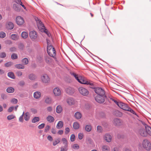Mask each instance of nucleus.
<instances>
[{"mask_svg": "<svg viewBox=\"0 0 151 151\" xmlns=\"http://www.w3.org/2000/svg\"><path fill=\"white\" fill-rule=\"evenodd\" d=\"M116 115L119 117H121L122 116V114L121 112L119 111H117L116 112Z\"/></svg>", "mask_w": 151, "mask_h": 151, "instance_id": "nucleus-61", "label": "nucleus"}, {"mask_svg": "<svg viewBox=\"0 0 151 151\" xmlns=\"http://www.w3.org/2000/svg\"><path fill=\"white\" fill-rule=\"evenodd\" d=\"M29 36L33 41H34L37 38V35L36 32L35 31H32L29 32Z\"/></svg>", "mask_w": 151, "mask_h": 151, "instance_id": "nucleus-8", "label": "nucleus"}, {"mask_svg": "<svg viewBox=\"0 0 151 151\" xmlns=\"http://www.w3.org/2000/svg\"><path fill=\"white\" fill-rule=\"evenodd\" d=\"M41 96V93L38 91H36L34 92V97L36 99H38Z\"/></svg>", "mask_w": 151, "mask_h": 151, "instance_id": "nucleus-23", "label": "nucleus"}, {"mask_svg": "<svg viewBox=\"0 0 151 151\" xmlns=\"http://www.w3.org/2000/svg\"><path fill=\"white\" fill-rule=\"evenodd\" d=\"M66 102L69 105H73L75 104V100L72 97L68 98L66 100Z\"/></svg>", "mask_w": 151, "mask_h": 151, "instance_id": "nucleus-13", "label": "nucleus"}, {"mask_svg": "<svg viewBox=\"0 0 151 151\" xmlns=\"http://www.w3.org/2000/svg\"><path fill=\"white\" fill-rule=\"evenodd\" d=\"M18 84L21 86H23L25 84V82L24 81H21L18 83Z\"/></svg>", "mask_w": 151, "mask_h": 151, "instance_id": "nucleus-55", "label": "nucleus"}, {"mask_svg": "<svg viewBox=\"0 0 151 151\" xmlns=\"http://www.w3.org/2000/svg\"><path fill=\"white\" fill-rule=\"evenodd\" d=\"M74 116L76 119H80L81 118L82 115L80 112H77L75 114Z\"/></svg>", "mask_w": 151, "mask_h": 151, "instance_id": "nucleus-26", "label": "nucleus"}, {"mask_svg": "<svg viewBox=\"0 0 151 151\" xmlns=\"http://www.w3.org/2000/svg\"><path fill=\"white\" fill-rule=\"evenodd\" d=\"M7 75L9 77L13 79L15 78V76L13 72H9L7 73Z\"/></svg>", "mask_w": 151, "mask_h": 151, "instance_id": "nucleus-34", "label": "nucleus"}, {"mask_svg": "<svg viewBox=\"0 0 151 151\" xmlns=\"http://www.w3.org/2000/svg\"><path fill=\"white\" fill-rule=\"evenodd\" d=\"M28 36V33L25 32H23L21 34V36L24 39L27 38Z\"/></svg>", "mask_w": 151, "mask_h": 151, "instance_id": "nucleus-36", "label": "nucleus"}, {"mask_svg": "<svg viewBox=\"0 0 151 151\" xmlns=\"http://www.w3.org/2000/svg\"><path fill=\"white\" fill-rule=\"evenodd\" d=\"M42 80L43 83H46L50 81V78L46 74L44 75L41 78Z\"/></svg>", "mask_w": 151, "mask_h": 151, "instance_id": "nucleus-16", "label": "nucleus"}, {"mask_svg": "<svg viewBox=\"0 0 151 151\" xmlns=\"http://www.w3.org/2000/svg\"><path fill=\"white\" fill-rule=\"evenodd\" d=\"M24 47V45L22 43H20L18 45V48L20 50H23Z\"/></svg>", "mask_w": 151, "mask_h": 151, "instance_id": "nucleus-37", "label": "nucleus"}, {"mask_svg": "<svg viewBox=\"0 0 151 151\" xmlns=\"http://www.w3.org/2000/svg\"><path fill=\"white\" fill-rule=\"evenodd\" d=\"M105 140L107 142H110L112 139V137L109 134H106L104 136Z\"/></svg>", "mask_w": 151, "mask_h": 151, "instance_id": "nucleus-15", "label": "nucleus"}, {"mask_svg": "<svg viewBox=\"0 0 151 151\" xmlns=\"http://www.w3.org/2000/svg\"><path fill=\"white\" fill-rule=\"evenodd\" d=\"M13 64V63L12 62H8L4 64L5 66L6 67H9L10 66Z\"/></svg>", "mask_w": 151, "mask_h": 151, "instance_id": "nucleus-42", "label": "nucleus"}, {"mask_svg": "<svg viewBox=\"0 0 151 151\" xmlns=\"http://www.w3.org/2000/svg\"><path fill=\"white\" fill-rule=\"evenodd\" d=\"M102 150V151H110V148L106 145H103Z\"/></svg>", "mask_w": 151, "mask_h": 151, "instance_id": "nucleus-32", "label": "nucleus"}, {"mask_svg": "<svg viewBox=\"0 0 151 151\" xmlns=\"http://www.w3.org/2000/svg\"><path fill=\"white\" fill-rule=\"evenodd\" d=\"M24 119L26 121H28L30 119V114L29 112H27L24 113Z\"/></svg>", "mask_w": 151, "mask_h": 151, "instance_id": "nucleus-22", "label": "nucleus"}, {"mask_svg": "<svg viewBox=\"0 0 151 151\" xmlns=\"http://www.w3.org/2000/svg\"><path fill=\"white\" fill-rule=\"evenodd\" d=\"M15 67L19 69H24V66L22 64H18L15 65Z\"/></svg>", "mask_w": 151, "mask_h": 151, "instance_id": "nucleus-29", "label": "nucleus"}, {"mask_svg": "<svg viewBox=\"0 0 151 151\" xmlns=\"http://www.w3.org/2000/svg\"><path fill=\"white\" fill-rule=\"evenodd\" d=\"M14 91V89L12 87H8L6 89V92L9 93H13Z\"/></svg>", "mask_w": 151, "mask_h": 151, "instance_id": "nucleus-24", "label": "nucleus"}, {"mask_svg": "<svg viewBox=\"0 0 151 151\" xmlns=\"http://www.w3.org/2000/svg\"><path fill=\"white\" fill-rule=\"evenodd\" d=\"M79 146L77 144H75L73 145V148L74 149H78L79 148Z\"/></svg>", "mask_w": 151, "mask_h": 151, "instance_id": "nucleus-60", "label": "nucleus"}, {"mask_svg": "<svg viewBox=\"0 0 151 151\" xmlns=\"http://www.w3.org/2000/svg\"><path fill=\"white\" fill-rule=\"evenodd\" d=\"M17 35L15 34H13L11 35V38L14 40H17Z\"/></svg>", "mask_w": 151, "mask_h": 151, "instance_id": "nucleus-43", "label": "nucleus"}, {"mask_svg": "<svg viewBox=\"0 0 151 151\" xmlns=\"http://www.w3.org/2000/svg\"><path fill=\"white\" fill-rule=\"evenodd\" d=\"M1 97L3 100H5L7 99V96L6 94L2 93L1 94Z\"/></svg>", "mask_w": 151, "mask_h": 151, "instance_id": "nucleus-48", "label": "nucleus"}, {"mask_svg": "<svg viewBox=\"0 0 151 151\" xmlns=\"http://www.w3.org/2000/svg\"><path fill=\"white\" fill-rule=\"evenodd\" d=\"M53 93L56 96H59L61 94V91L58 87L55 88L53 90Z\"/></svg>", "mask_w": 151, "mask_h": 151, "instance_id": "nucleus-14", "label": "nucleus"}, {"mask_svg": "<svg viewBox=\"0 0 151 151\" xmlns=\"http://www.w3.org/2000/svg\"><path fill=\"white\" fill-rule=\"evenodd\" d=\"M50 128V127L49 125H47L45 128V132H47L49 130Z\"/></svg>", "mask_w": 151, "mask_h": 151, "instance_id": "nucleus-59", "label": "nucleus"}, {"mask_svg": "<svg viewBox=\"0 0 151 151\" xmlns=\"http://www.w3.org/2000/svg\"><path fill=\"white\" fill-rule=\"evenodd\" d=\"M95 93L97 95H104L105 91L104 89L101 87H96L95 90H94Z\"/></svg>", "mask_w": 151, "mask_h": 151, "instance_id": "nucleus-6", "label": "nucleus"}, {"mask_svg": "<svg viewBox=\"0 0 151 151\" xmlns=\"http://www.w3.org/2000/svg\"><path fill=\"white\" fill-rule=\"evenodd\" d=\"M145 129L146 130L147 135L148 134L149 135L151 136V127L148 126L146 127V128Z\"/></svg>", "mask_w": 151, "mask_h": 151, "instance_id": "nucleus-28", "label": "nucleus"}, {"mask_svg": "<svg viewBox=\"0 0 151 151\" xmlns=\"http://www.w3.org/2000/svg\"><path fill=\"white\" fill-rule=\"evenodd\" d=\"M16 74L18 76H21L22 75V73L21 71H17L16 72Z\"/></svg>", "mask_w": 151, "mask_h": 151, "instance_id": "nucleus-62", "label": "nucleus"}, {"mask_svg": "<svg viewBox=\"0 0 151 151\" xmlns=\"http://www.w3.org/2000/svg\"><path fill=\"white\" fill-rule=\"evenodd\" d=\"M87 85H89V88L94 89V90H95L96 88L95 83L91 80L89 81V83H88Z\"/></svg>", "mask_w": 151, "mask_h": 151, "instance_id": "nucleus-18", "label": "nucleus"}, {"mask_svg": "<svg viewBox=\"0 0 151 151\" xmlns=\"http://www.w3.org/2000/svg\"><path fill=\"white\" fill-rule=\"evenodd\" d=\"M60 142V139L59 138H58L53 142V146H55L58 144Z\"/></svg>", "mask_w": 151, "mask_h": 151, "instance_id": "nucleus-40", "label": "nucleus"}, {"mask_svg": "<svg viewBox=\"0 0 151 151\" xmlns=\"http://www.w3.org/2000/svg\"><path fill=\"white\" fill-rule=\"evenodd\" d=\"M24 112L23 111L22 114L21 116L19 118V121L20 122H22L23 121V117L24 115Z\"/></svg>", "mask_w": 151, "mask_h": 151, "instance_id": "nucleus-47", "label": "nucleus"}, {"mask_svg": "<svg viewBox=\"0 0 151 151\" xmlns=\"http://www.w3.org/2000/svg\"><path fill=\"white\" fill-rule=\"evenodd\" d=\"M78 138L79 139H82L83 137V134L79 133L78 135Z\"/></svg>", "mask_w": 151, "mask_h": 151, "instance_id": "nucleus-56", "label": "nucleus"}, {"mask_svg": "<svg viewBox=\"0 0 151 151\" xmlns=\"http://www.w3.org/2000/svg\"><path fill=\"white\" fill-rule=\"evenodd\" d=\"M97 131L100 132H101L102 131V127L101 126L98 125L97 127Z\"/></svg>", "mask_w": 151, "mask_h": 151, "instance_id": "nucleus-54", "label": "nucleus"}, {"mask_svg": "<svg viewBox=\"0 0 151 151\" xmlns=\"http://www.w3.org/2000/svg\"><path fill=\"white\" fill-rule=\"evenodd\" d=\"M70 129L69 127H66L65 129V134H67L70 132Z\"/></svg>", "mask_w": 151, "mask_h": 151, "instance_id": "nucleus-63", "label": "nucleus"}, {"mask_svg": "<svg viewBox=\"0 0 151 151\" xmlns=\"http://www.w3.org/2000/svg\"><path fill=\"white\" fill-rule=\"evenodd\" d=\"M11 59L12 60H15L18 58V55L17 54L14 53L11 55Z\"/></svg>", "mask_w": 151, "mask_h": 151, "instance_id": "nucleus-41", "label": "nucleus"}, {"mask_svg": "<svg viewBox=\"0 0 151 151\" xmlns=\"http://www.w3.org/2000/svg\"><path fill=\"white\" fill-rule=\"evenodd\" d=\"M113 123L116 126H119L123 124V122L122 120L120 119L116 118L114 119Z\"/></svg>", "mask_w": 151, "mask_h": 151, "instance_id": "nucleus-7", "label": "nucleus"}, {"mask_svg": "<svg viewBox=\"0 0 151 151\" xmlns=\"http://www.w3.org/2000/svg\"><path fill=\"white\" fill-rule=\"evenodd\" d=\"M75 136L74 134H72L71 135L70 137V140L72 142L74 141L75 139Z\"/></svg>", "mask_w": 151, "mask_h": 151, "instance_id": "nucleus-49", "label": "nucleus"}, {"mask_svg": "<svg viewBox=\"0 0 151 151\" xmlns=\"http://www.w3.org/2000/svg\"><path fill=\"white\" fill-rule=\"evenodd\" d=\"M78 91L81 95L84 96H87L89 93L87 89L82 87H80L78 88Z\"/></svg>", "mask_w": 151, "mask_h": 151, "instance_id": "nucleus-3", "label": "nucleus"}, {"mask_svg": "<svg viewBox=\"0 0 151 151\" xmlns=\"http://www.w3.org/2000/svg\"><path fill=\"white\" fill-rule=\"evenodd\" d=\"M43 29L44 32L45 33L48 37H50V36H51L50 33H49L47 29H45V28Z\"/></svg>", "mask_w": 151, "mask_h": 151, "instance_id": "nucleus-50", "label": "nucleus"}, {"mask_svg": "<svg viewBox=\"0 0 151 151\" xmlns=\"http://www.w3.org/2000/svg\"><path fill=\"white\" fill-rule=\"evenodd\" d=\"M45 102L47 104H50L51 102V99L50 98L47 97L45 99Z\"/></svg>", "mask_w": 151, "mask_h": 151, "instance_id": "nucleus-44", "label": "nucleus"}, {"mask_svg": "<svg viewBox=\"0 0 151 151\" xmlns=\"http://www.w3.org/2000/svg\"><path fill=\"white\" fill-rule=\"evenodd\" d=\"M22 62L25 65H27L28 64L29 61L28 59L27 58H24L22 60Z\"/></svg>", "mask_w": 151, "mask_h": 151, "instance_id": "nucleus-39", "label": "nucleus"}, {"mask_svg": "<svg viewBox=\"0 0 151 151\" xmlns=\"http://www.w3.org/2000/svg\"><path fill=\"white\" fill-rule=\"evenodd\" d=\"M37 25L38 28L40 29H42L45 28V27L41 21L37 22Z\"/></svg>", "mask_w": 151, "mask_h": 151, "instance_id": "nucleus-19", "label": "nucleus"}, {"mask_svg": "<svg viewBox=\"0 0 151 151\" xmlns=\"http://www.w3.org/2000/svg\"><path fill=\"white\" fill-rule=\"evenodd\" d=\"M68 149V147L65 148L64 147H61L60 151H67Z\"/></svg>", "mask_w": 151, "mask_h": 151, "instance_id": "nucleus-64", "label": "nucleus"}, {"mask_svg": "<svg viewBox=\"0 0 151 151\" xmlns=\"http://www.w3.org/2000/svg\"><path fill=\"white\" fill-rule=\"evenodd\" d=\"M54 48L53 46L52 45H50L49 46H48L47 47V52L48 51L49 52H50V50L52 49L53 50V48Z\"/></svg>", "mask_w": 151, "mask_h": 151, "instance_id": "nucleus-53", "label": "nucleus"}, {"mask_svg": "<svg viewBox=\"0 0 151 151\" xmlns=\"http://www.w3.org/2000/svg\"><path fill=\"white\" fill-rule=\"evenodd\" d=\"M70 74L71 75L74 76L76 80H78V79L79 78V77L78 76V75L75 73L74 72H70Z\"/></svg>", "mask_w": 151, "mask_h": 151, "instance_id": "nucleus-45", "label": "nucleus"}, {"mask_svg": "<svg viewBox=\"0 0 151 151\" xmlns=\"http://www.w3.org/2000/svg\"><path fill=\"white\" fill-rule=\"evenodd\" d=\"M16 21L17 24L19 25H22L24 22V21L22 17L20 16H18L16 18Z\"/></svg>", "mask_w": 151, "mask_h": 151, "instance_id": "nucleus-9", "label": "nucleus"}, {"mask_svg": "<svg viewBox=\"0 0 151 151\" xmlns=\"http://www.w3.org/2000/svg\"><path fill=\"white\" fill-rule=\"evenodd\" d=\"M29 78L31 81H34L37 78L36 75L33 73H31L28 76Z\"/></svg>", "mask_w": 151, "mask_h": 151, "instance_id": "nucleus-21", "label": "nucleus"}, {"mask_svg": "<svg viewBox=\"0 0 151 151\" xmlns=\"http://www.w3.org/2000/svg\"><path fill=\"white\" fill-rule=\"evenodd\" d=\"M6 36V34L5 32H0V38H3Z\"/></svg>", "mask_w": 151, "mask_h": 151, "instance_id": "nucleus-51", "label": "nucleus"}, {"mask_svg": "<svg viewBox=\"0 0 151 151\" xmlns=\"http://www.w3.org/2000/svg\"><path fill=\"white\" fill-rule=\"evenodd\" d=\"M62 141H63V143L64 144V147L65 148L68 147V144L67 141L65 138H62Z\"/></svg>", "mask_w": 151, "mask_h": 151, "instance_id": "nucleus-33", "label": "nucleus"}, {"mask_svg": "<svg viewBox=\"0 0 151 151\" xmlns=\"http://www.w3.org/2000/svg\"><path fill=\"white\" fill-rule=\"evenodd\" d=\"M90 80L82 76H79V78L77 80L79 83L82 84L86 85L88 84V83H89V81Z\"/></svg>", "mask_w": 151, "mask_h": 151, "instance_id": "nucleus-4", "label": "nucleus"}, {"mask_svg": "<svg viewBox=\"0 0 151 151\" xmlns=\"http://www.w3.org/2000/svg\"><path fill=\"white\" fill-rule=\"evenodd\" d=\"M85 129L86 131L89 132L91 130L92 127L90 124H87L85 126Z\"/></svg>", "mask_w": 151, "mask_h": 151, "instance_id": "nucleus-25", "label": "nucleus"}, {"mask_svg": "<svg viewBox=\"0 0 151 151\" xmlns=\"http://www.w3.org/2000/svg\"><path fill=\"white\" fill-rule=\"evenodd\" d=\"M47 120L50 123H52L54 121V117L51 116L49 115L47 117Z\"/></svg>", "mask_w": 151, "mask_h": 151, "instance_id": "nucleus-27", "label": "nucleus"}, {"mask_svg": "<svg viewBox=\"0 0 151 151\" xmlns=\"http://www.w3.org/2000/svg\"><path fill=\"white\" fill-rule=\"evenodd\" d=\"M45 125V124L44 123H42L39 125L38 127V129H42L43 128Z\"/></svg>", "mask_w": 151, "mask_h": 151, "instance_id": "nucleus-57", "label": "nucleus"}, {"mask_svg": "<svg viewBox=\"0 0 151 151\" xmlns=\"http://www.w3.org/2000/svg\"><path fill=\"white\" fill-rule=\"evenodd\" d=\"M15 116L13 115H8L7 116V119L8 120H10L14 118Z\"/></svg>", "mask_w": 151, "mask_h": 151, "instance_id": "nucleus-46", "label": "nucleus"}, {"mask_svg": "<svg viewBox=\"0 0 151 151\" xmlns=\"http://www.w3.org/2000/svg\"><path fill=\"white\" fill-rule=\"evenodd\" d=\"M62 110V107L60 105H58L56 107V111L58 114H60L61 113Z\"/></svg>", "mask_w": 151, "mask_h": 151, "instance_id": "nucleus-30", "label": "nucleus"}, {"mask_svg": "<svg viewBox=\"0 0 151 151\" xmlns=\"http://www.w3.org/2000/svg\"><path fill=\"white\" fill-rule=\"evenodd\" d=\"M66 92L69 95H72L73 94L75 90L73 88L69 87L65 89Z\"/></svg>", "mask_w": 151, "mask_h": 151, "instance_id": "nucleus-11", "label": "nucleus"}, {"mask_svg": "<svg viewBox=\"0 0 151 151\" xmlns=\"http://www.w3.org/2000/svg\"><path fill=\"white\" fill-rule=\"evenodd\" d=\"M94 97L96 101L99 103H103L105 101V98H106L107 97L105 95H97L95 96L94 95Z\"/></svg>", "mask_w": 151, "mask_h": 151, "instance_id": "nucleus-1", "label": "nucleus"}, {"mask_svg": "<svg viewBox=\"0 0 151 151\" xmlns=\"http://www.w3.org/2000/svg\"><path fill=\"white\" fill-rule=\"evenodd\" d=\"M6 54L5 52H2L0 53V58H4L6 57Z\"/></svg>", "mask_w": 151, "mask_h": 151, "instance_id": "nucleus-52", "label": "nucleus"}, {"mask_svg": "<svg viewBox=\"0 0 151 151\" xmlns=\"http://www.w3.org/2000/svg\"><path fill=\"white\" fill-rule=\"evenodd\" d=\"M114 102L118 106L122 109H123V107H124V106L126 104L123 103L119 100H116Z\"/></svg>", "mask_w": 151, "mask_h": 151, "instance_id": "nucleus-10", "label": "nucleus"}, {"mask_svg": "<svg viewBox=\"0 0 151 151\" xmlns=\"http://www.w3.org/2000/svg\"><path fill=\"white\" fill-rule=\"evenodd\" d=\"M124 106V107H123V109H122L125 111H129L138 117V115L137 114L136 112L131 108L129 107L127 104H126Z\"/></svg>", "mask_w": 151, "mask_h": 151, "instance_id": "nucleus-5", "label": "nucleus"}, {"mask_svg": "<svg viewBox=\"0 0 151 151\" xmlns=\"http://www.w3.org/2000/svg\"><path fill=\"white\" fill-rule=\"evenodd\" d=\"M139 133L140 135L142 137H145L147 136V134L145 129L144 128H140L139 130Z\"/></svg>", "mask_w": 151, "mask_h": 151, "instance_id": "nucleus-12", "label": "nucleus"}, {"mask_svg": "<svg viewBox=\"0 0 151 151\" xmlns=\"http://www.w3.org/2000/svg\"><path fill=\"white\" fill-rule=\"evenodd\" d=\"M63 123L62 121H59L56 127L58 129H61L63 126Z\"/></svg>", "mask_w": 151, "mask_h": 151, "instance_id": "nucleus-31", "label": "nucleus"}, {"mask_svg": "<svg viewBox=\"0 0 151 151\" xmlns=\"http://www.w3.org/2000/svg\"><path fill=\"white\" fill-rule=\"evenodd\" d=\"M11 102L14 104H16L18 102V100L16 99L13 98L11 100Z\"/></svg>", "mask_w": 151, "mask_h": 151, "instance_id": "nucleus-58", "label": "nucleus"}, {"mask_svg": "<svg viewBox=\"0 0 151 151\" xmlns=\"http://www.w3.org/2000/svg\"><path fill=\"white\" fill-rule=\"evenodd\" d=\"M53 54L51 53L50 52L48 51L47 52V53L50 56L54 58L55 60V59H56V58L55 57V56L56 55V51L54 48H53Z\"/></svg>", "mask_w": 151, "mask_h": 151, "instance_id": "nucleus-20", "label": "nucleus"}, {"mask_svg": "<svg viewBox=\"0 0 151 151\" xmlns=\"http://www.w3.org/2000/svg\"><path fill=\"white\" fill-rule=\"evenodd\" d=\"M14 26L13 24L11 22H9L6 24V28L8 30H11L13 29Z\"/></svg>", "mask_w": 151, "mask_h": 151, "instance_id": "nucleus-17", "label": "nucleus"}, {"mask_svg": "<svg viewBox=\"0 0 151 151\" xmlns=\"http://www.w3.org/2000/svg\"><path fill=\"white\" fill-rule=\"evenodd\" d=\"M143 147L146 150L149 151L151 149V144L149 141L147 139H144L142 142Z\"/></svg>", "mask_w": 151, "mask_h": 151, "instance_id": "nucleus-2", "label": "nucleus"}, {"mask_svg": "<svg viewBox=\"0 0 151 151\" xmlns=\"http://www.w3.org/2000/svg\"><path fill=\"white\" fill-rule=\"evenodd\" d=\"M40 120V118L38 117H35L32 120V123H35L39 122Z\"/></svg>", "mask_w": 151, "mask_h": 151, "instance_id": "nucleus-38", "label": "nucleus"}, {"mask_svg": "<svg viewBox=\"0 0 151 151\" xmlns=\"http://www.w3.org/2000/svg\"><path fill=\"white\" fill-rule=\"evenodd\" d=\"M73 126L74 129H77L79 127V124L77 122H74L73 124Z\"/></svg>", "mask_w": 151, "mask_h": 151, "instance_id": "nucleus-35", "label": "nucleus"}]
</instances>
